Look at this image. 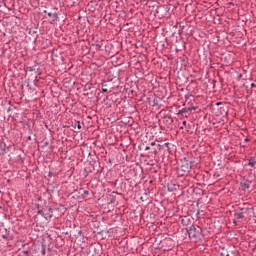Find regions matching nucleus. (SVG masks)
Listing matches in <instances>:
<instances>
[{"mask_svg":"<svg viewBox=\"0 0 256 256\" xmlns=\"http://www.w3.org/2000/svg\"><path fill=\"white\" fill-rule=\"evenodd\" d=\"M182 125H183V126H181L180 129H183L184 127H187V121H183V122H182Z\"/></svg>","mask_w":256,"mask_h":256,"instance_id":"nucleus-9","label":"nucleus"},{"mask_svg":"<svg viewBox=\"0 0 256 256\" xmlns=\"http://www.w3.org/2000/svg\"><path fill=\"white\" fill-rule=\"evenodd\" d=\"M154 155H157V150L154 151Z\"/></svg>","mask_w":256,"mask_h":256,"instance_id":"nucleus-19","label":"nucleus"},{"mask_svg":"<svg viewBox=\"0 0 256 256\" xmlns=\"http://www.w3.org/2000/svg\"><path fill=\"white\" fill-rule=\"evenodd\" d=\"M233 223H234V225H237V220H234Z\"/></svg>","mask_w":256,"mask_h":256,"instance_id":"nucleus-18","label":"nucleus"},{"mask_svg":"<svg viewBox=\"0 0 256 256\" xmlns=\"http://www.w3.org/2000/svg\"><path fill=\"white\" fill-rule=\"evenodd\" d=\"M89 195V191L84 190L82 193V199H85Z\"/></svg>","mask_w":256,"mask_h":256,"instance_id":"nucleus-8","label":"nucleus"},{"mask_svg":"<svg viewBox=\"0 0 256 256\" xmlns=\"http://www.w3.org/2000/svg\"><path fill=\"white\" fill-rule=\"evenodd\" d=\"M158 147L161 149L162 146L159 144Z\"/></svg>","mask_w":256,"mask_h":256,"instance_id":"nucleus-21","label":"nucleus"},{"mask_svg":"<svg viewBox=\"0 0 256 256\" xmlns=\"http://www.w3.org/2000/svg\"><path fill=\"white\" fill-rule=\"evenodd\" d=\"M249 166V167H252L253 169H255V166H256V158L255 157H251L249 160H248V164H246V166Z\"/></svg>","mask_w":256,"mask_h":256,"instance_id":"nucleus-5","label":"nucleus"},{"mask_svg":"<svg viewBox=\"0 0 256 256\" xmlns=\"http://www.w3.org/2000/svg\"><path fill=\"white\" fill-rule=\"evenodd\" d=\"M188 236L192 241H199V237H201V227L192 225L188 229Z\"/></svg>","mask_w":256,"mask_h":256,"instance_id":"nucleus-1","label":"nucleus"},{"mask_svg":"<svg viewBox=\"0 0 256 256\" xmlns=\"http://www.w3.org/2000/svg\"><path fill=\"white\" fill-rule=\"evenodd\" d=\"M243 187H244V189H249V184L244 183V184H243Z\"/></svg>","mask_w":256,"mask_h":256,"instance_id":"nucleus-10","label":"nucleus"},{"mask_svg":"<svg viewBox=\"0 0 256 256\" xmlns=\"http://www.w3.org/2000/svg\"><path fill=\"white\" fill-rule=\"evenodd\" d=\"M243 77L241 74H239V78Z\"/></svg>","mask_w":256,"mask_h":256,"instance_id":"nucleus-20","label":"nucleus"},{"mask_svg":"<svg viewBox=\"0 0 256 256\" xmlns=\"http://www.w3.org/2000/svg\"><path fill=\"white\" fill-rule=\"evenodd\" d=\"M192 222L193 218L191 216H184L181 219V223L184 225V227H188V225H191Z\"/></svg>","mask_w":256,"mask_h":256,"instance_id":"nucleus-4","label":"nucleus"},{"mask_svg":"<svg viewBox=\"0 0 256 256\" xmlns=\"http://www.w3.org/2000/svg\"><path fill=\"white\" fill-rule=\"evenodd\" d=\"M103 93H107V88H102Z\"/></svg>","mask_w":256,"mask_h":256,"instance_id":"nucleus-12","label":"nucleus"},{"mask_svg":"<svg viewBox=\"0 0 256 256\" xmlns=\"http://www.w3.org/2000/svg\"><path fill=\"white\" fill-rule=\"evenodd\" d=\"M247 93L251 95V93H253V90H248Z\"/></svg>","mask_w":256,"mask_h":256,"instance_id":"nucleus-17","label":"nucleus"},{"mask_svg":"<svg viewBox=\"0 0 256 256\" xmlns=\"http://www.w3.org/2000/svg\"><path fill=\"white\" fill-rule=\"evenodd\" d=\"M251 87L253 88V87H256V83H252L251 84Z\"/></svg>","mask_w":256,"mask_h":256,"instance_id":"nucleus-16","label":"nucleus"},{"mask_svg":"<svg viewBox=\"0 0 256 256\" xmlns=\"http://www.w3.org/2000/svg\"><path fill=\"white\" fill-rule=\"evenodd\" d=\"M245 213H247V210L242 208L234 213V217L235 219H245Z\"/></svg>","mask_w":256,"mask_h":256,"instance_id":"nucleus-3","label":"nucleus"},{"mask_svg":"<svg viewBox=\"0 0 256 256\" xmlns=\"http://www.w3.org/2000/svg\"><path fill=\"white\" fill-rule=\"evenodd\" d=\"M149 149H151V147H149V146L145 147V151H149Z\"/></svg>","mask_w":256,"mask_h":256,"instance_id":"nucleus-15","label":"nucleus"},{"mask_svg":"<svg viewBox=\"0 0 256 256\" xmlns=\"http://www.w3.org/2000/svg\"><path fill=\"white\" fill-rule=\"evenodd\" d=\"M151 147H155L156 143L155 142H151Z\"/></svg>","mask_w":256,"mask_h":256,"instance_id":"nucleus-13","label":"nucleus"},{"mask_svg":"<svg viewBox=\"0 0 256 256\" xmlns=\"http://www.w3.org/2000/svg\"><path fill=\"white\" fill-rule=\"evenodd\" d=\"M226 256H229V254H226Z\"/></svg>","mask_w":256,"mask_h":256,"instance_id":"nucleus-24","label":"nucleus"},{"mask_svg":"<svg viewBox=\"0 0 256 256\" xmlns=\"http://www.w3.org/2000/svg\"><path fill=\"white\" fill-rule=\"evenodd\" d=\"M164 147H169V142L164 143Z\"/></svg>","mask_w":256,"mask_h":256,"instance_id":"nucleus-14","label":"nucleus"},{"mask_svg":"<svg viewBox=\"0 0 256 256\" xmlns=\"http://www.w3.org/2000/svg\"><path fill=\"white\" fill-rule=\"evenodd\" d=\"M48 17L54 18L52 21H50L51 24H53V23H55V21H57V14H53V13L49 12Z\"/></svg>","mask_w":256,"mask_h":256,"instance_id":"nucleus-7","label":"nucleus"},{"mask_svg":"<svg viewBox=\"0 0 256 256\" xmlns=\"http://www.w3.org/2000/svg\"><path fill=\"white\" fill-rule=\"evenodd\" d=\"M77 128L81 129V123L80 122H77Z\"/></svg>","mask_w":256,"mask_h":256,"instance_id":"nucleus-11","label":"nucleus"},{"mask_svg":"<svg viewBox=\"0 0 256 256\" xmlns=\"http://www.w3.org/2000/svg\"><path fill=\"white\" fill-rule=\"evenodd\" d=\"M38 215H41L42 217H44V219H46V221H49V219H51V217H53V210L52 209H42V210L38 211Z\"/></svg>","mask_w":256,"mask_h":256,"instance_id":"nucleus-2","label":"nucleus"},{"mask_svg":"<svg viewBox=\"0 0 256 256\" xmlns=\"http://www.w3.org/2000/svg\"><path fill=\"white\" fill-rule=\"evenodd\" d=\"M245 141H249V139L246 138Z\"/></svg>","mask_w":256,"mask_h":256,"instance_id":"nucleus-23","label":"nucleus"},{"mask_svg":"<svg viewBox=\"0 0 256 256\" xmlns=\"http://www.w3.org/2000/svg\"><path fill=\"white\" fill-rule=\"evenodd\" d=\"M195 108H182L179 110L178 115H183V113H189V111H193Z\"/></svg>","mask_w":256,"mask_h":256,"instance_id":"nucleus-6","label":"nucleus"},{"mask_svg":"<svg viewBox=\"0 0 256 256\" xmlns=\"http://www.w3.org/2000/svg\"><path fill=\"white\" fill-rule=\"evenodd\" d=\"M221 256H226L225 254L221 253Z\"/></svg>","mask_w":256,"mask_h":256,"instance_id":"nucleus-22","label":"nucleus"}]
</instances>
